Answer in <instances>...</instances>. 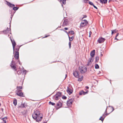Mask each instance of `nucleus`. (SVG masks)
Returning <instances> with one entry per match:
<instances>
[{"label": "nucleus", "instance_id": "1", "mask_svg": "<svg viewBox=\"0 0 123 123\" xmlns=\"http://www.w3.org/2000/svg\"><path fill=\"white\" fill-rule=\"evenodd\" d=\"M32 118L37 122L41 121L43 117L42 114L37 110L34 111V113L32 114Z\"/></svg>", "mask_w": 123, "mask_h": 123}, {"label": "nucleus", "instance_id": "2", "mask_svg": "<svg viewBox=\"0 0 123 123\" xmlns=\"http://www.w3.org/2000/svg\"><path fill=\"white\" fill-rule=\"evenodd\" d=\"M87 68L85 66H80L79 67V70L82 74L85 73L86 72Z\"/></svg>", "mask_w": 123, "mask_h": 123}, {"label": "nucleus", "instance_id": "3", "mask_svg": "<svg viewBox=\"0 0 123 123\" xmlns=\"http://www.w3.org/2000/svg\"><path fill=\"white\" fill-rule=\"evenodd\" d=\"M62 95V93L60 92H58L54 96L55 99L56 100H57L60 98Z\"/></svg>", "mask_w": 123, "mask_h": 123}, {"label": "nucleus", "instance_id": "4", "mask_svg": "<svg viewBox=\"0 0 123 123\" xmlns=\"http://www.w3.org/2000/svg\"><path fill=\"white\" fill-rule=\"evenodd\" d=\"M87 21L86 20H84L82 21L80 24V26L82 27H83L87 25L88 24Z\"/></svg>", "mask_w": 123, "mask_h": 123}, {"label": "nucleus", "instance_id": "5", "mask_svg": "<svg viewBox=\"0 0 123 123\" xmlns=\"http://www.w3.org/2000/svg\"><path fill=\"white\" fill-rule=\"evenodd\" d=\"M21 90H19L18 91H16L17 93L16 94L18 96L21 97H24V96L23 95V93L21 92Z\"/></svg>", "mask_w": 123, "mask_h": 123}, {"label": "nucleus", "instance_id": "6", "mask_svg": "<svg viewBox=\"0 0 123 123\" xmlns=\"http://www.w3.org/2000/svg\"><path fill=\"white\" fill-rule=\"evenodd\" d=\"M14 62L12 60L10 65L11 68L14 69L15 71H16L17 69H16V67L15 65H13L14 64Z\"/></svg>", "mask_w": 123, "mask_h": 123}, {"label": "nucleus", "instance_id": "7", "mask_svg": "<svg viewBox=\"0 0 123 123\" xmlns=\"http://www.w3.org/2000/svg\"><path fill=\"white\" fill-rule=\"evenodd\" d=\"M93 60L94 59L93 58L91 57L90 58L88 61L87 66H90L93 61Z\"/></svg>", "mask_w": 123, "mask_h": 123}, {"label": "nucleus", "instance_id": "8", "mask_svg": "<svg viewBox=\"0 0 123 123\" xmlns=\"http://www.w3.org/2000/svg\"><path fill=\"white\" fill-rule=\"evenodd\" d=\"M74 100L72 99H70L67 101V105L68 106L71 105L73 102Z\"/></svg>", "mask_w": 123, "mask_h": 123}, {"label": "nucleus", "instance_id": "9", "mask_svg": "<svg viewBox=\"0 0 123 123\" xmlns=\"http://www.w3.org/2000/svg\"><path fill=\"white\" fill-rule=\"evenodd\" d=\"M105 39L102 37H100L98 40V42L99 43H103L105 41Z\"/></svg>", "mask_w": 123, "mask_h": 123}, {"label": "nucleus", "instance_id": "10", "mask_svg": "<svg viewBox=\"0 0 123 123\" xmlns=\"http://www.w3.org/2000/svg\"><path fill=\"white\" fill-rule=\"evenodd\" d=\"M67 91L68 93L69 94L72 93L73 92V90L71 87H68Z\"/></svg>", "mask_w": 123, "mask_h": 123}, {"label": "nucleus", "instance_id": "11", "mask_svg": "<svg viewBox=\"0 0 123 123\" xmlns=\"http://www.w3.org/2000/svg\"><path fill=\"white\" fill-rule=\"evenodd\" d=\"M74 75L76 78H78L79 77V72L77 71H74L73 73Z\"/></svg>", "mask_w": 123, "mask_h": 123}, {"label": "nucleus", "instance_id": "12", "mask_svg": "<svg viewBox=\"0 0 123 123\" xmlns=\"http://www.w3.org/2000/svg\"><path fill=\"white\" fill-rule=\"evenodd\" d=\"M11 31V29L9 28H7V29L6 30L4 31L3 32L4 33L7 34V33H9L10 34H11L10 32Z\"/></svg>", "mask_w": 123, "mask_h": 123}, {"label": "nucleus", "instance_id": "13", "mask_svg": "<svg viewBox=\"0 0 123 123\" xmlns=\"http://www.w3.org/2000/svg\"><path fill=\"white\" fill-rule=\"evenodd\" d=\"M95 53V50H93L91 51L90 53V55L91 57L93 58L94 57Z\"/></svg>", "mask_w": 123, "mask_h": 123}, {"label": "nucleus", "instance_id": "14", "mask_svg": "<svg viewBox=\"0 0 123 123\" xmlns=\"http://www.w3.org/2000/svg\"><path fill=\"white\" fill-rule=\"evenodd\" d=\"M15 55L14 56V57L16 59H18L19 58V52H18L15 51Z\"/></svg>", "mask_w": 123, "mask_h": 123}, {"label": "nucleus", "instance_id": "15", "mask_svg": "<svg viewBox=\"0 0 123 123\" xmlns=\"http://www.w3.org/2000/svg\"><path fill=\"white\" fill-rule=\"evenodd\" d=\"M11 42L12 44V46L13 49V51H14V48H15V46L16 45V43L15 41L13 40V41L11 39Z\"/></svg>", "mask_w": 123, "mask_h": 123}, {"label": "nucleus", "instance_id": "16", "mask_svg": "<svg viewBox=\"0 0 123 123\" xmlns=\"http://www.w3.org/2000/svg\"><path fill=\"white\" fill-rule=\"evenodd\" d=\"M0 119L3 121V123H6V120L7 119V117H5L3 118H0Z\"/></svg>", "mask_w": 123, "mask_h": 123}, {"label": "nucleus", "instance_id": "17", "mask_svg": "<svg viewBox=\"0 0 123 123\" xmlns=\"http://www.w3.org/2000/svg\"><path fill=\"white\" fill-rule=\"evenodd\" d=\"M87 93V91L86 92H84L82 90L80 91L79 92V94L80 95H85Z\"/></svg>", "mask_w": 123, "mask_h": 123}, {"label": "nucleus", "instance_id": "18", "mask_svg": "<svg viewBox=\"0 0 123 123\" xmlns=\"http://www.w3.org/2000/svg\"><path fill=\"white\" fill-rule=\"evenodd\" d=\"M100 3L102 4H105L107 3V0H100Z\"/></svg>", "mask_w": 123, "mask_h": 123}, {"label": "nucleus", "instance_id": "19", "mask_svg": "<svg viewBox=\"0 0 123 123\" xmlns=\"http://www.w3.org/2000/svg\"><path fill=\"white\" fill-rule=\"evenodd\" d=\"M68 37L69 38V40L70 42L72 41L74 38V36H73L72 37H69V35H68Z\"/></svg>", "mask_w": 123, "mask_h": 123}, {"label": "nucleus", "instance_id": "20", "mask_svg": "<svg viewBox=\"0 0 123 123\" xmlns=\"http://www.w3.org/2000/svg\"><path fill=\"white\" fill-rule=\"evenodd\" d=\"M13 103L15 106H16L17 104V100L16 99H15L13 101Z\"/></svg>", "mask_w": 123, "mask_h": 123}, {"label": "nucleus", "instance_id": "21", "mask_svg": "<svg viewBox=\"0 0 123 123\" xmlns=\"http://www.w3.org/2000/svg\"><path fill=\"white\" fill-rule=\"evenodd\" d=\"M78 81H81L83 79V76H81L80 78L79 76V77H78Z\"/></svg>", "mask_w": 123, "mask_h": 123}, {"label": "nucleus", "instance_id": "22", "mask_svg": "<svg viewBox=\"0 0 123 123\" xmlns=\"http://www.w3.org/2000/svg\"><path fill=\"white\" fill-rule=\"evenodd\" d=\"M111 31V34L112 35L113 34L116 33L117 31L116 29H115L113 30H112Z\"/></svg>", "mask_w": 123, "mask_h": 123}, {"label": "nucleus", "instance_id": "23", "mask_svg": "<svg viewBox=\"0 0 123 123\" xmlns=\"http://www.w3.org/2000/svg\"><path fill=\"white\" fill-rule=\"evenodd\" d=\"M17 90L16 91H18L19 90H20L22 89V87L21 86H17Z\"/></svg>", "mask_w": 123, "mask_h": 123}, {"label": "nucleus", "instance_id": "24", "mask_svg": "<svg viewBox=\"0 0 123 123\" xmlns=\"http://www.w3.org/2000/svg\"><path fill=\"white\" fill-rule=\"evenodd\" d=\"M57 105L59 107H61L62 105V104L61 102H59L57 104Z\"/></svg>", "mask_w": 123, "mask_h": 123}, {"label": "nucleus", "instance_id": "25", "mask_svg": "<svg viewBox=\"0 0 123 123\" xmlns=\"http://www.w3.org/2000/svg\"><path fill=\"white\" fill-rule=\"evenodd\" d=\"M60 1L64 5H65L66 4V0H61Z\"/></svg>", "mask_w": 123, "mask_h": 123}, {"label": "nucleus", "instance_id": "26", "mask_svg": "<svg viewBox=\"0 0 123 123\" xmlns=\"http://www.w3.org/2000/svg\"><path fill=\"white\" fill-rule=\"evenodd\" d=\"M63 24L64 26H66L68 24V22L66 20H64Z\"/></svg>", "mask_w": 123, "mask_h": 123}, {"label": "nucleus", "instance_id": "27", "mask_svg": "<svg viewBox=\"0 0 123 123\" xmlns=\"http://www.w3.org/2000/svg\"><path fill=\"white\" fill-rule=\"evenodd\" d=\"M18 7H13L12 9L14 11H16L18 9Z\"/></svg>", "mask_w": 123, "mask_h": 123}, {"label": "nucleus", "instance_id": "28", "mask_svg": "<svg viewBox=\"0 0 123 123\" xmlns=\"http://www.w3.org/2000/svg\"><path fill=\"white\" fill-rule=\"evenodd\" d=\"M99 59V58L98 56H96L95 57L96 62H98Z\"/></svg>", "mask_w": 123, "mask_h": 123}, {"label": "nucleus", "instance_id": "29", "mask_svg": "<svg viewBox=\"0 0 123 123\" xmlns=\"http://www.w3.org/2000/svg\"><path fill=\"white\" fill-rule=\"evenodd\" d=\"M68 33L73 35L74 34V32L73 31H69Z\"/></svg>", "mask_w": 123, "mask_h": 123}, {"label": "nucleus", "instance_id": "30", "mask_svg": "<svg viewBox=\"0 0 123 123\" xmlns=\"http://www.w3.org/2000/svg\"><path fill=\"white\" fill-rule=\"evenodd\" d=\"M99 66L98 64H95V68L96 69H98L99 68Z\"/></svg>", "mask_w": 123, "mask_h": 123}, {"label": "nucleus", "instance_id": "31", "mask_svg": "<svg viewBox=\"0 0 123 123\" xmlns=\"http://www.w3.org/2000/svg\"><path fill=\"white\" fill-rule=\"evenodd\" d=\"M49 105H55V104L54 103L52 102L51 101H50L49 102Z\"/></svg>", "mask_w": 123, "mask_h": 123}, {"label": "nucleus", "instance_id": "32", "mask_svg": "<svg viewBox=\"0 0 123 123\" xmlns=\"http://www.w3.org/2000/svg\"><path fill=\"white\" fill-rule=\"evenodd\" d=\"M104 119V118H103L102 116H101L99 119V120H101L102 122L103 121Z\"/></svg>", "mask_w": 123, "mask_h": 123}, {"label": "nucleus", "instance_id": "33", "mask_svg": "<svg viewBox=\"0 0 123 123\" xmlns=\"http://www.w3.org/2000/svg\"><path fill=\"white\" fill-rule=\"evenodd\" d=\"M19 48L18 47V48H16L15 49V51H14V52H15V51H16L17 52H18V51H19Z\"/></svg>", "mask_w": 123, "mask_h": 123}, {"label": "nucleus", "instance_id": "34", "mask_svg": "<svg viewBox=\"0 0 123 123\" xmlns=\"http://www.w3.org/2000/svg\"><path fill=\"white\" fill-rule=\"evenodd\" d=\"M6 2H7L6 4L8 6H9L11 4L10 2H8L7 1H6Z\"/></svg>", "mask_w": 123, "mask_h": 123}, {"label": "nucleus", "instance_id": "35", "mask_svg": "<svg viewBox=\"0 0 123 123\" xmlns=\"http://www.w3.org/2000/svg\"><path fill=\"white\" fill-rule=\"evenodd\" d=\"M71 42L70 41L69 42V49H70L71 47Z\"/></svg>", "mask_w": 123, "mask_h": 123}, {"label": "nucleus", "instance_id": "36", "mask_svg": "<svg viewBox=\"0 0 123 123\" xmlns=\"http://www.w3.org/2000/svg\"><path fill=\"white\" fill-rule=\"evenodd\" d=\"M89 3L90 5H91L92 6H93L94 5V4H93V3L92 2H91L89 1Z\"/></svg>", "mask_w": 123, "mask_h": 123}, {"label": "nucleus", "instance_id": "37", "mask_svg": "<svg viewBox=\"0 0 123 123\" xmlns=\"http://www.w3.org/2000/svg\"><path fill=\"white\" fill-rule=\"evenodd\" d=\"M14 6L15 5L14 4L11 3L10 5L9 6V7H12L13 6Z\"/></svg>", "mask_w": 123, "mask_h": 123}, {"label": "nucleus", "instance_id": "38", "mask_svg": "<svg viewBox=\"0 0 123 123\" xmlns=\"http://www.w3.org/2000/svg\"><path fill=\"white\" fill-rule=\"evenodd\" d=\"M15 12H13V13L12 15V14L11 13V21L12 20V17L13 16V14H14V13H15Z\"/></svg>", "mask_w": 123, "mask_h": 123}, {"label": "nucleus", "instance_id": "39", "mask_svg": "<svg viewBox=\"0 0 123 123\" xmlns=\"http://www.w3.org/2000/svg\"><path fill=\"white\" fill-rule=\"evenodd\" d=\"M105 114H103L102 115V117H103V118H104V119L105 118V117L106 116Z\"/></svg>", "mask_w": 123, "mask_h": 123}, {"label": "nucleus", "instance_id": "40", "mask_svg": "<svg viewBox=\"0 0 123 123\" xmlns=\"http://www.w3.org/2000/svg\"><path fill=\"white\" fill-rule=\"evenodd\" d=\"M17 73L18 74H21V71H18L17 72Z\"/></svg>", "mask_w": 123, "mask_h": 123}, {"label": "nucleus", "instance_id": "41", "mask_svg": "<svg viewBox=\"0 0 123 123\" xmlns=\"http://www.w3.org/2000/svg\"><path fill=\"white\" fill-rule=\"evenodd\" d=\"M62 98L63 99H65L67 98V97L65 96H63L62 97Z\"/></svg>", "mask_w": 123, "mask_h": 123}, {"label": "nucleus", "instance_id": "42", "mask_svg": "<svg viewBox=\"0 0 123 123\" xmlns=\"http://www.w3.org/2000/svg\"><path fill=\"white\" fill-rule=\"evenodd\" d=\"M110 109H112V110L111 111V112H110V113H111V112H112L113 111V110H114V109L112 107H110Z\"/></svg>", "mask_w": 123, "mask_h": 123}, {"label": "nucleus", "instance_id": "43", "mask_svg": "<svg viewBox=\"0 0 123 123\" xmlns=\"http://www.w3.org/2000/svg\"><path fill=\"white\" fill-rule=\"evenodd\" d=\"M84 2L85 3H87L88 1V0H84Z\"/></svg>", "mask_w": 123, "mask_h": 123}, {"label": "nucleus", "instance_id": "44", "mask_svg": "<svg viewBox=\"0 0 123 123\" xmlns=\"http://www.w3.org/2000/svg\"><path fill=\"white\" fill-rule=\"evenodd\" d=\"M93 6L94 8L96 9H98V8H97V7H96L94 5H93Z\"/></svg>", "mask_w": 123, "mask_h": 123}, {"label": "nucleus", "instance_id": "45", "mask_svg": "<svg viewBox=\"0 0 123 123\" xmlns=\"http://www.w3.org/2000/svg\"><path fill=\"white\" fill-rule=\"evenodd\" d=\"M50 36L49 35H48V36H46L45 37H43V38L46 37H48V36Z\"/></svg>", "mask_w": 123, "mask_h": 123}, {"label": "nucleus", "instance_id": "46", "mask_svg": "<svg viewBox=\"0 0 123 123\" xmlns=\"http://www.w3.org/2000/svg\"><path fill=\"white\" fill-rule=\"evenodd\" d=\"M85 88L87 89H88L89 88V87L88 86H86L85 87Z\"/></svg>", "mask_w": 123, "mask_h": 123}, {"label": "nucleus", "instance_id": "47", "mask_svg": "<svg viewBox=\"0 0 123 123\" xmlns=\"http://www.w3.org/2000/svg\"><path fill=\"white\" fill-rule=\"evenodd\" d=\"M64 31L66 32V33L68 35V33L67 31Z\"/></svg>", "mask_w": 123, "mask_h": 123}, {"label": "nucleus", "instance_id": "48", "mask_svg": "<svg viewBox=\"0 0 123 123\" xmlns=\"http://www.w3.org/2000/svg\"><path fill=\"white\" fill-rule=\"evenodd\" d=\"M64 29L65 30H68V28H67V27H65V28H64Z\"/></svg>", "mask_w": 123, "mask_h": 123}, {"label": "nucleus", "instance_id": "49", "mask_svg": "<svg viewBox=\"0 0 123 123\" xmlns=\"http://www.w3.org/2000/svg\"><path fill=\"white\" fill-rule=\"evenodd\" d=\"M118 35H119V33H117V34L116 36V37H117L118 36Z\"/></svg>", "mask_w": 123, "mask_h": 123}, {"label": "nucleus", "instance_id": "50", "mask_svg": "<svg viewBox=\"0 0 123 123\" xmlns=\"http://www.w3.org/2000/svg\"><path fill=\"white\" fill-rule=\"evenodd\" d=\"M107 108H106V110L105 111L104 113V114H105V113H107Z\"/></svg>", "mask_w": 123, "mask_h": 123}, {"label": "nucleus", "instance_id": "51", "mask_svg": "<svg viewBox=\"0 0 123 123\" xmlns=\"http://www.w3.org/2000/svg\"><path fill=\"white\" fill-rule=\"evenodd\" d=\"M109 113H106L105 114V115H106V116H107L108 115H109Z\"/></svg>", "mask_w": 123, "mask_h": 123}, {"label": "nucleus", "instance_id": "52", "mask_svg": "<svg viewBox=\"0 0 123 123\" xmlns=\"http://www.w3.org/2000/svg\"><path fill=\"white\" fill-rule=\"evenodd\" d=\"M92 33V32L91 31H90L89 32V34L91 35V34Z\"/></svg>", "mask_w": 123, "mask_h": 123}, {"label": "nucleus", "instance_id": "53", "mask_svg": "<svg viewBox=\"0 0 123 123\" xmlns=\"http://www.w3.org/2000/svg\"><path fill=\"white\" fill-rule=\"evenodd\" d=\"M67 76V74H66V75H65V78H66Z\"/></svg>", "mask_w": 123, "mask_h": 123}, {"label": "nucleus", "instance_id": "54", "mask_svg": "<svg viewBox=\"0 0 123 123\" xmlns=\"http://www.w3.org/2000/svg\"><path fill=\"white\" fill-rule=\"evenodd\" d=\"M23 105V106H22V107H25V106H24V105Z\"/></svg>", "mask_w": 123, "mask_h": 123}, {"label": "nucleus", "instance_id": "55", "mask_svg": "<svg viewBox=\"0 0 123 123\" xmlns=\"http://www.w3.org/2000/svg\"><path fill=\"white\" fill-rule=\"evenodd\" d=\"M103 56V55L102 54H101L100 55L101 57H102Z\"/></svg>", "mask_w": 123, "mask_h": 123}, {"label": "nucleus", "instance_id": "56", "mask_svg": "<svg viewBox=\"0 0 123 123\" xmlns=\"http://www.w3.org/2000/svg\"><path fill=\"white\" fill-rule=\"evenodd\" d=\"M111 0H109V2H110Z\"/></svg>", "mask_w": 123, "mask_h": 123}, {"label": "nucleus", "instance_id": "57", "mask_svg": "<svg viewBox=\"0 0 123 123\" xmlns=\"http://www.w3.org/2000/svg\"><path fill=\"white\" fill-rule=\"evenodd\" d=\"M18 62H19V64H20V61H19V60H18Z\"/></svg>", "mask_w": 123, "mask_h": 123}, {"label": "nucleus", "instance_id": "58", "mask_svg": "<svg viewBox=\"0 0 123 123\" xmlns=\"http://www.w3.org/2000/svg\"><path fill=\"white\" fill-rule=\"evenodd\" d=\"M11 21H10V26H11L10 23H11Z\"/></svg>", "mask_w": 123, "mask_h": 123}, {"label": "nucleus", "instance_id": "59", "mask_svg": "<svg viewBox=\"0 0 123 123\" xmlns=\"http://www.w3.org/2000/svg\"><path fill=\"white\" fill-rule=\"evenodd\" d=\"M89 37H91V35L90 34H89Z\"/></svg>", "mask_w": 123, "mask_h": 123}, {"label": "nucleus", "instance_id": "60", "mask_svg": "<svg viewBox=\"0 0 123 123\" xmlns=\"http://www.w3.org/2000/svg\"><path fill=\"white\" fill-rule=\"evenodd\" d=\"M115 39H117V38H116V37L115 38Z\"/></svg>", "mask_w": 123, "mask_h": 123}, {"label": "nucleus", "instance_id": "61", "mask_svg": "<svg viewBox=\"0 0 123 123\" xmlns=\"http://www.w3.org/2000/svg\"><path fill=\"white\" fill-rule=\"evenodd\" d=\"M43 123H46V122H44Z\"/></svg>", "mask_w": 123, "mask_h": 123}, {"label": "nucleus", "instance_id": "62", "mask_svg": "<svg viewBox=\"0 0 123 123\" xmlns=\"http://www.w3.org/2000/svg\"><path fill=\"white\" fill-rule=\"evenodd\" d=\"M2 111H3V109H2Z\"/></svg>", "mask_w": 123, "mask_h": 123}, {"label": "nucleus", "instance_id": "63", "mask_svg": "<svg viewBox=\"0 0 123 123\" xmlns=\"http://www.w3.org/2000/svg\"><path fill=\"white\" fill-rule=\"evenodd\" d=\"M1 105V104L0 103V106Z\"/></svg>", "mask_w": 123, "mask_h": 123}, {"label": "nucleus", "instance_id": "64", "mask_svg": "<svg viewBox=\"0 0 123 123\" xmlns=\"http://www.w3.org/2000/svg\"><path fill=\"white\" fill-rule=\"evenodd\" d=\"M1 123H3V122H1Z\"/></svg>", "mask_w": 123, "mask_h": 123}]
</instances>
